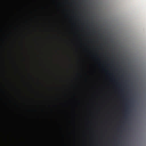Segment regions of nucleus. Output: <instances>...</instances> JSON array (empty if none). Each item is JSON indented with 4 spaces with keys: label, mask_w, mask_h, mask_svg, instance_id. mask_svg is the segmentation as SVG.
Returning a JSON list of instances; mask_svg holds the SVG:
<instances>
[{
    "label": "nucleus",
    "mask_w": 146,
    "mask_h": 146,
    "mask_svg": "<svg viewBox=\"0 0 146 146\" xmlns=\"http://www.w3.org/2000/svg\"><path fill=\"white\" fill-rule=\"evenodd\" d=\"M3 38H58V37H1V94H2V42Z\"/></svg>",
    "instance_id": "f257e3e1"
},
{
    "label": "nucleus",
    "mask_w": 146,
    "mask_h": 146,
    "mask_svg": "<svg viewBox=\"0 0 146 146\" xmlns=\"http://www.w3.org/2000/svg\"><path fill=\"white\" fill-rule=\"evenodd\" d=\"M86 29L88 31L93 33H100L102 32L103 30H105V29H103L102 28L98 29L97 27L96 28L94 27L92 25L87 26Z\"/></svg>",
    "instance_id": "f03ea898"
},
{
    "label": "nucleus",
    "mask_w": 146,
    "mask_h": 146,
    "mask_svg": "<svg viewBox=\"0 0 146 146\" xmlns=\"http://www.w3.org/2000/svg\"><path fill=\"white\" fill-rule=\"evenodd\" d=\"M1 36H3L2 28V0H1Z\"/></svg>",
    "instance_id": "7ed1b4c3"
},
{
    "label": "nucleus",
    "mask_w": 146,
    "mask_h": 146,
    "mask_svg": "<svg viewBox=\"0 0 146 146\" xmlns=\"http://www.w3.org/2000/svg\"><path fill=\"white\" fill-rule=\"evenodd\" d=\"M11 45V43H8L7 42H5V45L6 46L7 48L6 49H7L8 48H10L11 46H10Z\"/></svg>",
    "instance_id": "20e7f679"
},
{
    "label": "nucleus",
    "mask_w": 146,
    "mask_h": 146,
    "mask_svg": "<svg viewBox=\"0 0 146 146\" xmlns=\"http://www.w3.org/2000/svg\"><path fill=\"white\" fill-rule=\"evenodd\" d=\"M12 26L11 25H7L6 26V29L7 30H10L12 28Z\"/></svg>",
    "instance_id": "39448f33"
},
{
    "label": "nucleus",
    "mask_w": 146,
    "mask_h": 146,
    "mask_svg": "<svg viewBox=\"0 0 146 146\" xmlns=\"http://www.w3.org/2000/svg\"><path fill=\"white\" fill-rule=\"evenodd\" d=\"M17 28V29H22V28H21L20 27H19L18 26H17V27H14V29H16Z\"/></svg>",
    "instance_id": "423d86ee"
},
{
    "label": "nucleus",
    "mask_w": 146,
    "mask_h": 146,
    "mask_svg": "<svg viewBox=\"0 0 146 146\" xmlns=\"http://www.w3.org/2000/svg\"><path fill=\"white\" fill-rule=\"evenodd\" d=\"M6 143H8V142H7V138H6Z\"/></svg>",
    "instance_id": "0eeeda50"
},
{
    "label": "nucleus",
    "mask_w": 146,
    "mask_h": 146,
    "mask_svg": "<svg viewBox=\"0 0 146 146\" xmlns=\"http://www.w3.org/2000/svg\"><path fill=\"white\" fill-rule=\"evenodd\" d=\"M11 52H9V55L10 56V57H11Z\"/></svg>",
    "instance_id": "6e6552de"
},
{
    "label": "nucleus",
    "mask_w": 146,
    "mask_h": 146,
    "mask_svg": "<svg viewBox=\"0 0 146 146\" xmlns=\"http://www.w3.org/2000/svg\"><path fill=\"white\" fill-rule=\"evenodd\" d=\"M7 80V81L9 82V81L8 80Z\"/></svg>",
    "instance_id": "1a4fd4ad"
},
{
    "label": "nucleus",
    "mask_w": 146,
    "mask_h": 146,
    "mask_svg": "<svg viewBox=\"0 0 146 146\" xmlns=\"http://www.w3.org/2000/svg\"><path fill=\"white\" fill-rule=\"evenodd\" d=\"M7 99H8V100H9V98H7Z\"/></svg>",
    "instance_id": "9d476101"
}]
</instances>
